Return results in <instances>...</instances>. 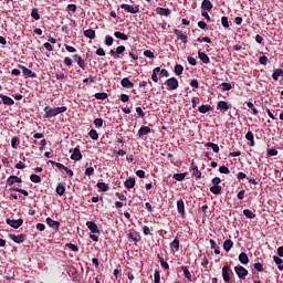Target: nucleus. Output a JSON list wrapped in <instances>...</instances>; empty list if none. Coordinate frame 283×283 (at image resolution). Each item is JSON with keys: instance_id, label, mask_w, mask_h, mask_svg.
<instances>
[{"instance_id": "f257e3e1", "label": "nucleus", "mask_w": 283, "mask_h": 283, "mask_svg": "<svg viewBox=\"0 0 283 283\" xmlns=\"http://www.w3.org/2000/svg\"><path fill=\"white\" fill-rule=\"evenodd\" d=\"M220 182H222V179H220L219 177H214L211 180L212 187H210V191L214 196H220V193H222V186H220Z\"/></svg>"}, {"instance_id": "f03ea898", "label": "nucleus", "mask_w": 283, "mask_h": 283, "mask_svg": "<svg viewBox=\"0 0 283 283\" xmlns=\"http://www.w3.org/2000/svg\"><path fill=\"white\" fill-rule=\"evenodd\" d=\"M231 275H233V271L231 270V266L226 263L222 268L223 282L231 283Z\"/></svg>"}, {"instance_id": "7ed1b4c3", "label": "nucleus", "mask_w": 283, "mask_h": 283, "mask_svg": "<svg viewBox=\"0 0 283 283\" xmlns=\"http://www.w3.org/2000/svg\"><path fill=\"white\" fill-rule=\"evenodd\" d=\"M234 272L237 273L239 280H247V275H249V270L242 265L234 266Z\"/></svg>"}, {"instance_id": "20e7f679", "label": "nucleus", "mask_w": 283, "mask_h": 283, "mask_svg": "<svg viewBox=\"0 0 283 283\" xmlns=\"http://www.w3.org/2000/svg\"><path fill=\"white\" fill-rule=\"evenodd\" d=\"M122 10H125L126 12H129V14H138L140 12L139 6H130L127 3L120 4Z\"/></svg>"}, {"instance_id": "39448f33", "label": "nucleus", "mask_w": 283, "mask_h": 283, "mask_svg": "<svg viewBox=\"0 0 283 283\" xmlns=\"http://www.w3.org/2000/svg\"><path fill=\"white\" fill-rule=\"evenodd\" d=\"M10 240H12L13 242H15V244H23V242H25L27 235L25 234H9Z\"/></svg>"}, {"instance_id": "423d86ee", "label": "nucleus", "mask_w": 283, "mask_h": 283, "mask_svg": "<svg viewBox=\"0 0 283 283\" xmlns=\"http://www.w3.org/2000/svg\"><path fill=\"white\" fill-rule=\"evenodd\" d=\"M165 85L168 87V90H176L179 86V83L176 77H170L165 81Z\"/></svg>"}, {"instance_id": "0eeeda50", "label": "nucleus", "mask_w": 283, "mask_h": 283, "mask_svg": "<svg viewBox=\"0 0 283 283\" xmlns=\"http://www.w3.org/2000/svg\"><path fill=\"white\" fill-rule=\"evenodd\" d=\"M20 70H22V73L27 78H36V73L32 72V70L19 64Z\"/></svg>"}, {"instance_id": "6e6552de", "label": "nucleus", "mask_w": 283, "mask_h": 283, "mask_svg": "<svg viewBox=\"0 0 283 283\" xmlns=\"http://www.w3.org/2000/svg\"><path fill=\"white\" fill-rule=\"evenodd\" d=\"M7 224H9V227H12V229H19V227L23 226V219H7Z\"/></svg>"}, {"instance_id": "1a4fd4ad", "label": "nucleus", "mask_w": 283, "mask_h": 283, "mask_svg": "<svg viewBox=\"0 0 283 283\" xmlns=\"http://www.w3.org/2000/svg\"><path fill=\"white\" fill-rule=\"evenodd\" d=\"M73 59H74L75 63H77L78 67H81V70H85V67H87V63H85V60H83V57H81V55L74 54Z\"/></svg>"}, {"instance_id": "9d476101", "label": "nucleus", "mask_w": 283, "mask_h": 283, "mask_svg": "<svg viewBox=\"0 0 283 283\" xmlns=\"http://www.w3.org/2000/svg\"><path fill=\"white\" fill-rule=\"evenodd\" d=\"M54 116H56V112L54 108L50 106L44 107L43 118H54Z\"/></svg>"}, {"instance_id": "9b49d317", "label": "nucleus", "mask_w": 283, "mask_h": 283, "mask_svg": "<svg viewBox=\"0 0 283 283\" xmlns=\"http://www.w3.org/2000/svg\"><path fill=\"white\" fill-rule=\"evenodd\" d=\"M82 159H83V154H81V149L78 147H75L73 149L72 155H71V160L78 161V160H82Z\"/></svg>"}, {"instance_id": "f8f14e48", "label": "nucleus", "mask_w": 283, "mask_h": 283, "mask_svg": "<svg viewBox=\"0 0 283 283\" xmlns=\"http://www.w3.org/2000/svg\"><path fill=\"white\" fill-rule=\"evenodd\" d=\"M177 210L178 213H180L181 218H185V216H187V212L185 211V201L182 199H179L177 201Z\"/></svg>"}, {"instance_id": "ddd939ff", "label": "nucleus", "mask_w": 283, "mask_h": 283, "mask_svg": "<svg viewBox=\"0 0 283 283\" xmlns=\"http://www.w3.org/2000/svg\"><path fill=\"white\" fill-rule=\"evenodd\" d=\"M14 182L21 184L23 182V179H21L18 176L11 175L8 179H7V186L8 187H12V185H14Z\"/></svg>"}, {"instance_id": "4468645a", "label": "nucleus", "mask_w": 283, "mask_h": 283, "mask_svg": "<svg viewBox=\"0 0 283 283\" xmlns=\"http://www.w3.org/2000/svg\"><path fill=\"white\" fill-rule=\"evenodd\" d=\"M86 227L91 230V233H101L98 226L94 221H87Z\"/></svg>"}, {"instance_id": "2eb2a0df", "label": "nucleus", "mask_w": 283, "mask_h": 283, "mask_svg": "<svg viewBox=\"0 0 283 283\" xmlns=\"http://www.w3.org/2000/svg\"><path fill=\"white\" fill-rule=\"evenodd\" d=\"M174 34H176L179 41H181L182 43H187L188 36L185 33H182V30L175 29Z\"/></svg>"}, {"instance_id": "dca6fc26", "label": "nucleus", "mask_w": 283, "mask_h": 283, "mask_svg": "<svg viewBox=\"0 0 283 283\" xmlns=\"http://www.w3.org/2000/svg\"><path fill=\"white\" fill-rule=\"evenodd\" d=\"M217 109H219L220 112H228V109H231V104H229L224 101H220L217 104Z\"/></svg>"}, {"instance_id": "f3484780", "label": "nucleus", "mask_w": 283, "mask_h": 283, "mask_svg": "<svg viewBox=\"0 0 283 283\" xmlns=\"http://www.w3.org/2000/svg\"><path fill=\"white\" fill-rule=\"evenodd\" d=\"M190 167L192 169V176H195L197 180H200L202 178V172L198 169L193 161L190 164Z\"/></svg>"}, {"instance_id": "a211bd4d", "label": "nucleus", "mask_w": 283, "mask_h": 283, "mask_svg": "<svg viewBox=\"0 0 283 283\" xmlns=\"http://www.w3.org/2000/svg\"><path fill=\"white\" fill-rule=\"evenodd\" d=\"M147 134H151V128L148 126H142L137 132L138 138H143V136H147Z\"/></svg>"}, {"instance_id": "6ab92c4d", "label": "nucleus", "mask_w": 283, "mask_h": 283, "mask_svg": "<svg viewBox=\"0 0 283 283\" xmlns=\"http://www.w3.org/2000/svg\"><path fill=\"white\" fill-rule=\"evenodd\" d=\"M124 187L126 189H134V187H136V178L134 177L127 178L124 182Z\"/></svg>"}, {"instance_id": "aec40b11", "label": "nucleus", "mask_w": 283, "mask_h": 283, "mask_svg": "<svg viewBox=\"0 0 283 283\" xmlns=\"http://www.w3.org/2000/svg\"><path fill=\"white\" fill-rule=\"evenodd\" d=\"M0 98L3 103V105H8L9 107H12V105H14V99H12V97L8 96V95H0Z\"/></svg>"}, {"instance_id": "412c9836", "label": "nucleus", "mask_w": 283, "mask_h": 283, "mask_svg": "<svg viewBox=\"0 0 283 283\" xmlns=\"http://www.w3.org/2000/svg\"><path fill=\"white\" fill-rule=\"evenodd\" d=\"M198 57L200 59L201 62H203L206 65H209L211 63V59H209V55L202 51H198Z\"/></svg>"}, {"instance_id": "4be33fe9", "label": "nucleus", "mask_w": 283, "mask_h": 283, "mask_svg": "<svg viewBox=\"0 0 283 283\" xmlns=\"http://www.w3.org/2000/svg\"><path fill=\"white\" fill-rule=\"evenodd\" d=\"M120 85H122V87H125L126 90H133V87H134V84L132 83V81H129V77L122 78Z\"/></svg>"}, {"instance_id": "5701e85b", "label": "nucleus", "mask_w": 283, "mask_h": 283, "mask_svg": "<svg viewBox=\"0 0 283 283\" xmlns=\"http://www.w3.org/2000/svg\"><path fill=\"white\" fill-rule=\"evenodd\" d=\"M157 14H160V17H169L171 14V10L170 9H166L163 7H158L156 9Z\"/></svg>"}, {"instance_id": "b1692460", "label": "nucleus", "mask_w": 283, "mask_h": 283, "mask_svg": "<svg viewBox=\"0 0 283 283\" xmlns=\"http://www.w3.org/2000/svg\"><path fill=\"white\" fill-rule=\"evenodd\" d=\"M201 10H207L208 12H211V10H213V4L210 0H203L201 3Z\"/></svg>"}, {"instance_id": "393cba45", "label": "nucleus", "mask_w": 283, "mask_h": 283, "mask_svg": "<svg viewBox=\"0 0 283 283\" xmlns=\"http://www.w3.org/2000/svg\"><path fill=\"white\" fill-rule=\"evenodd\" d=\"M46 224L52 229H56V231H59V227H61V223L59 221L52 220V218H46Z\"/></svg>"}, {"instance_id": "a878e982", "label": "nucleus", "mask_w": 283, "mask_h": 283, "mask_svg": "<svg viewBox=\"0 0 283 283\" xmlns=\"http://www.w3.org/2000/svg\"><path fill=\"white\" fill-rule=\"evenodd\" d=\"M127 235L133 242H140V234L137 231L128 232Z\"/></svg>"}, {"instance_id": "bb28decb", "label": "nucleus", "mask_w": 283, "mask_h": 283, "mask_svg": "<svg viewBox=\"0 0 283 283\" xmlns=\"http://www.w3.org/2000/svg\"><path fill=\"white\" fill-rule=\"evenodd\" d=\"M231 249H233V242L231 239H227L224 242H223V250L226 253H229V251H231Z\"/></svg>"}, {"instance_id": "cd10ccee", "label": "nucleus", "mask_w": 283, "mask_h": 283, "mask_svg": "<svg viewBox=\"0 0 283 283\" xmlns=\"http://www.w3.org/2000/svg\"><path fill=\"white\" fill-rule=\"evenodd\" d=\"M55 191H56L57 196H63L65 193V184L59 182L55 188Z\"/></svg>"}, {"instance_id": "c85d7f7f", "label": "nucleus", "mask_w": 283, "mask_h": 283, "mask_svg": "<svg viewBox=\"0 0 283 283\" xmlns=\"http://www.w3.org/2000/svg\"><path fill=\"white\" fill-rule=\"evenodd\" d=\"M239 262L244 265L249 264V255L244 252H241L239 254Z\"/></svg>"}, {"instance_id": "c756f323", "label": "nucleus", "mask_w": 283, "mask_h": 283, "mask_svg": "<svg viewBox=\"0 0 283 283\" xmlns=\"http://www.w3.org/2000/svg\"><path fill=\"white\" fill-rule=\"evenodd\" d=\"M205 147H211L212 151H214V154H220V146H218V144L208 142L206 143Z\"/></svg>"}, {"instance_id": "7c9ffc66", "label": "nucleus", "mask_w": 283, "mask_h": 283, "mask_svg": "<svg viewBox=\"0 0 283 283\" xmlns=\"http://www.w3.org/2000/svg\"><path fill=\"white\" fill-rule=\"evenodd\" d=\"M181 271L184 272V275L188 282H192L191 280V272L189 271V268L187 265L181 266Z\"/></svg>"}, {"instance_id": "2f4dec72", "label": "nucleus", "mask_w": 283, "mask_h": 283, "mask_svg": "<svg viewBox=\"0 0 283 283\" xmlns=\"http://www.w3.org/2000/svg\"><path fill=\"white\" fill-rule=\"evenodd\" d=\"M84 36H86V39H96V31H94V29H87L84 31Z\"/></svg>"}, {"instance_id": "473e14b6", "label": "nucleus", "mask_w": 283, "mask_h": 283, "mask_svg": "<svg viewBox=\"0 0 283 283\" xmlns=\"http://www.w3.org/2000/svg\"><path fill=\"white\" fill-rule=\"evenodd\" d=\"M115 39H119L120 41H128L129 36H127V34L120 32V31H116L114 33Z\"/></svg>"}, {"instance_id": "72a5a7b5", "label": "nucleus", "mask_w": 283, "mask_h": 283, "mask_svg": "<svg viewBox=\"0 0 283 283\" xmlns=\"http://www.w3.org/2000/svg\"><path fill=\"white\" fill-rule=\"evenodd\" d=\"M211 109H213L211 105L206 104V105L199 106L198 112H200V114H207V112H211Z\"/></svg>"}, {"instance_id": "f704fd0d", "label": "nucleus", "mask_w": 283, "mask_h": 283, "mask_svg": "<svg viewBox=\"0 0 283 283\" xmlns=\"http://www.w3.org/2000/svg\"><path fill=\"white\" fill-rule=\"evenodd\" d=\"M273 262H275V264L277 265L279 271H283V260L280 256L274 255Z\"/></svg>"}, {"instance_id": "c9c22d12", "label": "nucleus", "mask_w": 283, "mask_h": 283, "mask_svg": "<svg viewBox=\"0 0 283 283\" xmlns=\"http://www.w3.org/2000/svg\"><path fill=\"white\" fill-rule=\"evenodd\" d=\"M171 249H175V251H180V239L178 237L175 238V240L170 243Z\"/></svg>"}, {"instance_id": "e433bc0d", "label": "nucleus", "mask_w": 283, "mask_h": 283, "mask_svg": "<svg viewBox=\"0 0 283 283\" xmlns=\"http://www.w3.org/2000/svg\"><path fill=\"white\" fill-rule=\"evenodd\" d=\"M21 145V139L17 136L12 137L11 139V147L12 149H17Z\"/></svg>"}, {"instance_id": "4c0bfd02", "label": "nucleus", "mask_w": 283, "mask_h": 283, "mask_svg": "<svg viewBox=\"0 0 283 283\" xmlns=\"http://www.w3.org/2000/svg\"><path fill=\"white\" fill-rule=\"evenodd\" d=\"M245 138L250 142V147H255V140L253 139L254 137L252 132H248L245 134Z\"/></svg>"}, {"instance_id": "58836bf2", "label": "nucleus", "mask_w": 283, "mask_h": 283, "mask_svg": "<svg viewBox=\"0 0 283 283\" xmlns=\"http://www.w3.org/2000/svg\"><path fill=\"white\" fill-rule=\"evenodd\" d=\"M174 180H177L178 182H182L185 178H187V172H181V174H175L172 176Z\"/></svg>"}, {"instance_id": "ea45409f", "label": "nucleus", "mask_w": 283, "mask_h": 283, "mask_svg": "<svg viewBox=\"0 0 283 283\" xmlns=\"http://www.w3.org/2000/svg\"><path fill=\"white\" fill-rule=\"evenodd\" d=\"M157 258L161 264V269H165V271H169V263H167V261H165V259L160 256V254H158Z\"/></svg>"}, {"instance_id": "a19ab883", "label": "nucleus", "mask_w": 283, "mask_h": 283, "mask_svg": "<svg viewBox=\"0 0 283 283\" xmlns=\"http://www.w3.org/2000/svg\"><path fill=\"white\" fill-rule=\"evenodd\" d=\"M243 216H245V218H249V220H255V213H253V211L249 209L243 210Z\"/></svg>"}, {"instance_id": "79ce46f5", "label": "nucleus", "mask_w": 283, "mask_h": 283, "mask_svg": "<svg viewBox=\"0 0 283 283\" xmlns=\"http://www.w3.org/2000/svg\"><path fill=\"white\" fill-rule=\"evenodd\" d=\"M31 17L32 19H34L35 21H39L41 19V14H39V9L33 8L31 10Z\"/></svg>"}, {"instance_id": "37998d69", "label": "nucleus", "mask_w": 283, "mask_h": 283, "mask_svg": "<svg viewBox=\"0 0 283 283\" xmlns=\"http://www.w3.org/2000/svg\"><path fill=\"white\" fill-rule=\"evenodd\" d=\"M96 187L99 188L101 191H109V185L105 182H97Z\"/></svg>"}, {"instance_id": "c03bdc74", "label": "nucleus", "mask_w": 283, "mask_h": 283, "mask_svg": "<svg viewBox=\"0 0 283 283\" xmlns=\"http://www.w3.org/2000/svg\"><path fill=\"white\" fill-rule=\"evenodd\" d=\"M182 72H185V67L180 64H176L175 65V74L177 76H180V74H182Z\"/></svg>"}, {"instance_id": "a18cd8bd", "label": "nucleus", "mask_w": 283, "mask_h": 283, "mask_svg": "<svg viewBox=\"0 0 283 283\" xmlns=\"http://www.w3.org/2000/svg\"><path fill=\"white\" fill-rule=\"evenodd\" d=\"M50 165H53L54 167H57L59 169H63V171H65L66 166L61 164V163H56L54 160H49Z\"/></svg>"}, {"instance_id": "49530a36", "label": "nucleus", "mask_w": 283, "mask_h": 283, "mask_svg": "<svg viewBox=\"0 0 283 283\" xmlns=\"http://www.w3.org/2000/svg\"><path fill=\"white\" fill-rule=\"evenodd\" d=\"M88 136L90 138H92V140H98V133L96 132V129H91L88 132Z\"/></svg>"}, {"instance_id": "de8ad7c7", "label": "nucleus", "mask_w": 283, "mask_h": 283, "mask_svg": "<svg viewBox=\"0 0 283 283\" xmlns=\"http://www.w3.org/2000/svg\"><path fill=\"white\" fill-rule=\"evenodd\" d=\"M54 109H55V116H59V114H63L67 112V106L54 107Z\"/></svg>"}, {"instance_id": "09e8293b", "label": "nucleus", "mask_w": 283, "mask_h": 283, "mask_svg": "<svg viewBox=\"0 0 283 283\" xmlns=\"http://www.w3.org/2000/svg\"><path fill=\"white\" fill-rule=\"evenodd\" d=\"M94 96L97 101H105L108 97L107 93H96Z\"/></svg>"}, {"instance_id": "8fccbe9b", "label": "nucleus", "mask_w": 283, "mask_h": 283, "mask_svg": "<svg viewBox=\"0 0 283 283\" xmlns=\"http://www.w3.org/2000/svg\"><path fill=\"white\" fill-rule=\"evenodd\" d=\"M65 247L67 249H70L71 251H74V253H77V251H78V245H76L74 243H66Z\"/></svg>"}, {"instance_id": "3c124183", "label": "nucleus", "mask_w": 283, "mask_h": 283, "mask_svg": "<svg viewBox=\"0 0 283 283\" xmlns=\"http://www.w3.org/2000/svg\"><path fill=\"white\" fill-rule=\"evenodd\" d=\"M30 180H31V182L39 184V182H41V177L39 175L32 174L30 176Z\"/></svg>"}, {"instance_id": "603ef678", "label": "nucleus", "mask_w": 283, "mask_h": 283, "mask_svg": "<svg viewBox=\"0 0 283 283\" xmlns=\"http://www.w3.org/2000/svg\"><path fill=\"white\" fill-rule=\"evenodd\" d=\"M105 45H108V46L114 45V38H112V35L105 36Z\"/></svg>"}, {"instance_id": "864d4df0", "label": "nucleus", "mask_w": 283, "mask_h": 283, "mask_svg": "<svg viewBox=\"0 0 283 283\" xmlns=\"http://www.w3.org/2000/svg\"><path fill=\"white\" fill-rule=\"evenodd\" d=\"M144 56L147 59H156V55H154V52L151 50L144 51Z\"/></svg>"}, {"instance_id": "5fc2aeb1", "label": "nucleus", "mask_w": 283, "mask_h": 283, "mask_svg": "<svg viewBox=\"0 0 283 283\" xmlns=\"http://www.w3.org/2000/svg\"><path fill=\"white\" fill-rule=\"evenodd\" d=\"M221 87H222V91H223V92H229V91H231V88H232L231 84H230V83H227V82H223V83L221 84Z\"/></svg>"}, {"instance_id": "6e6d98bb", "label": "nucleus", "mask_w": 283, "mask_h": 283, "mask_svg": "<svg viewBox=\"0 0 283 283\" xmlns=\"http://www.w3.org/2000/svg\"><path fill=\"white\" fill-rule=\"evenodd\" d=\"M211 43V38L205 36V38H198L197 43Z\"/></svg>"}, {"instance_id": "4d7b16f0", "label": "nucleus", "mask_w": 283, "mask_h": 283, "mask_svg": "<svg viewBox=\"0 0 283 283\" xmlns=\"http://www.w3.org/2000/svg\"><path fill=\"white\" fill-rule=\"evenodd\" d=\"M221 25H222L223 28L228 29V28H229V18L222 17V18H221Z\"/></svg>"}, {"instance_id": "13d9d810", "label": "nucleus", "mask_w": 283, "mask_h": 283, "mask_svg": "<svg viewBox=\"0 0 283 283\" xmlns=\"http://www.w3.org/2000/svg\"><path fill=\"white\" fill-rule=\"evenodd\" d=\"M154 282L160 283V272L158 270H156L154 273Z\"/></svg>"}, {"instance_id": "bf43d9fd", "label": "nucleus", "mask_w": 283, "mask_h": 283, "mask_svg": "<svg viewBox=\"0 0 283 283\" xmlns=\"http://www.w3.org/2000/svg\"><path fill=\"white\" fill-rule=\"evenodd\" d=\"M259 63L261 65H266L269 63V57H266L265 55H262L260 59H259Z\"/></svg>"}, {"instance_id": "052dcab7", "label": "nucleus", "mask_w": 283, "mask_h": 283, "mask_svg": "<svg viewBox=\"0 0 283 283\" xmlns=\"http://www.w3.org/2000/svg\"><path fill=\"white\" fill-rule=\"evenodd\" d=\"M253 266L260 273H262V271H264V265L262 263H254Z\"/></svg>"}, {"instance_id": "680f3d73", "label": "nucleus", "mask_w": 283, "mask_h": 283, "mask_svg": "<svg viewBox=\"0 0 283 283\" xmlns=\"http://www.w3.org/2000/svg\"><path fill=\"white\" fill-rule=\"evenodd\" d=\"M85 176H94V167H88L85 169Z\"/></svg>"}, {"instance_id": "e2e57ef3", "label": "nucleus", "mask_w": 283, "mask_h": 283, "mask_svg": "<svg viewBox=\"0 0 283 283\" xmlns=\"http://www.w3.org/2000/svg\"><path fill=\"white\" fill-rule=\"evenodd\" d=\"M219 171H220V174H230L231 172L229 170V167H227V166H220Z\"/></svg>"}, {"instance_id": "0e129e2a", "label": "nucleus", "mask_w": 283, "mask_h": 283, "mask_svg": "<svg viewBox=\"0 0 283 283\" xmlns=\"http://www.w3.org/2000/svg\"><path fill=\"white\" fill-rule=\"evenodd\" d=\"M94 125L95 127H103V118H95Z\"/></svg>"}, {"instance_id": "69168bd1", "label": "nucleus", "mask_w": 283, "mask_h": 283, "mask_svg": "<svg viewBox=\"0 0 283 283\" xmlns=\"http://www.w3.org/2000/svg\"><path fill=\"white\" fill-rule=\"evenodd\" d=\"M119 101H122V103H128V101H129V95H127V94H122V95L119 96Z\"/></svg>"}, {"instance_id": "338daca9", "label": "nucleus", "mask_w": 283, "mask_h": 283, "mask_svg": "<svg viewBox=\"0 0 283 283\" xmlns=\"http://www.w3.org/2000/svg\"><path fill=\"white\" fill-rule=\"evenodd\" d=\"M126 48L125 45H119L116 48V54H123V52H125Z\"/></svg>"}, {"instance_id": "774afa93", "label": "nucleus", "mask_w": 283, "mask_h": 283, "mask_svg": "<svg viewBox=\"0 0 283 283\" xmlns=\"http://www.w3.org/2000/svg\"><path fill=\"white\" fill-rule=\"evenodd\" d=\"M72 63H74L71 57H64V65H66L67 67H71Z\"/></svg>"}]
</instances>
